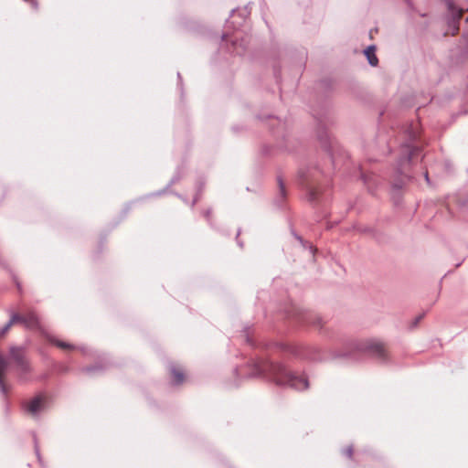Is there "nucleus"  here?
Returning <instances> with one entry per match:
<instances>
[{
	"label": "nucleus",
	"instance_id": "1",
	"mask_svg": "<svg viewBox=\"0 0 468 468\" xmlns=\"http://www.w3.org/2000/svg\"><path fill=\"white\" fill-rule=\"evenodd\" d=\"M253 376L263 377L278 386L303 390L309 387L305 375L288 370L282 363L259 360L255 363Z\"/></svg>",
	"mask_w": 468,
	"mask_h": 468
},
{
	"label": "nucleus",
	"instance_id": "3",
	"mask_svg": "<svg viewBox=\"0 0 468 468\" xmlns=\"http://www.w3.org/2000/svg\"><path fill=\"white\" fill-rule=\"evenodd\" d=\"M292 318L302 325L322 327V318L314 312L295 310L292 314Z\"/></svg>",
	"mask_w": 468,
	"mask_h": 468
},
{
	"label": "nucleus",
	"instance_id": "18",
	"mask_svg": "<svg viewBox=\"0 0 468 468\" xmlns=\"http://www.w3.org/2000/svg\"><path fill=\"white\" fill-rule=\"evenodd\" d=\"M278 184H279V188H280V194H281L282 197L284 198L286 196L285 186H284L282 179L280 176L278 177Z\"/></svg>",
	"mask_w": 468,
	"mask_h": 468
},
{
	"label": "nucleus",
	"instance_id": "19",
	"mask_svg": "<svg viewBox=\"0 0 468 468\" xmlns=\"http://www.w3.org/2000/svg\"><path fill=\"white\" fill-rule=\"evenodd\" d=\"M12 324L10 323H7L1 330H0V337L5 335L7 331L10 329Z\"/></svg>",
	"mask_w": 468,
	"mask_h": 468
},
{
	"label": "nucleus",
	"instance_id": "12",
	"mask_svg": "<svg viewBox=\"0 0 468 468\" xmlns=\"http://www.w3.org/2000/svg\"><path fill=\"white\" fill-rule=\"evenodd\" d=\"M365 55L371 66L376 67L378 65V59L376 56V47L374 45L369 46L365 49Z\"/></svg>",
	"mask_w": 468,
	"mask_h": 468
},
{
	"label": "nucleus",
	"instance_id": "5",
	"mask_svg": "<svg viewBox=\"0 0 468 468\" xmlns=\"http://www.w3.org/2000/svg\"><path fill=\"white\" fill-rule=\"evenodd\" d=\"M358 349L363 352L372 356H375L378 358L385 359L386 357V350L382 343L375 340H367L364 343H361L358 346Z\"/></svg>",
	"mask_w": 468,
	"mask_h": 468
},
{
	"label": "nucleus",
	"instance_id": "8",
	"mask_svg": "<svg viewBox=\"0 0 468 468\" xmlns=\"http://www.w3.org/2000/svg\"><path fill=\"white\" fill-rule=\"evenodd\" d=\"M448 10L452 17L448 21L449 27L452 29V35H455L459 30V21L462 18L463 9H458L452 1H447Z\"/></svg>",
	"mask_w": 468,
	"mask_h": 468
},
{
	"label": "nucleus",
	"instance_id": "14",
	"mask_svg": "<svg viewBox=\"0 0 468 468\" xmlns=\"http://www.w3.org/2000/svg\"><path fill=\"white\" fill-rule=\"evenodd\" d=\"M48 340L50 343L54 344L55 346H57L59 348H62V349H71V348H74L73 346L64 342V341H60V340H58L54 337H48Z\"/></svg>",
	"mask_w": 468,
	"mask_h": 468
},
{
	"label": "nucleus",
	"instance_id": "25",
	"mask_svg": "<svg viewBox=\"0 0 468 468\" xmlns=\"http://www.w3.org/2000/svg\"><path fill=\"white\" fill-rule=\"evenodd\" d=\"M227 24H228V26H229V25H234V21L228 20V21H227Z\"/></svg>",
	"mask_w": 468,
	"mask_h": 468
},
{
	"label": "nucleus",
	"instance_id": "2",
	"mask_svg": "<svg viewBox=\"0 0 468 468\" xmlns=\"http://www.w3.org/2000/svg\"><path fill=\"white\" fill-rule=\"evenodd\" d=\"M222 41L226 44L230 43V47H228V49L231 54L241 56L247 49V42L236 27L232 36L229 37L228 34H223Z\"/></svg>",
	"mask_w": 468,
	"mask_h": 468
},
{
	"label": "nucleus",
	"instance_id": "9",
	"mask_svg": "<svg viewBox=\"0 0 468 468\" xmlns=\"http://www.w3.org/2000/svg\"><path fill=\"white\" fill-rule=\"evenodd\" d=\"M23 324L25 325V327L28 329L38 328L39 320L37 315L33 312L27 313V314L24 315Z\"/></svg>",
	"mask_w": 468,
	"mask_h": 468
},
{
	"label": "nucleus",
	"instance_id": "10",
	"mask_svg": "<svg viewBox=\"0 0 468 468\" xmlns=\"http://www.w3.org/2000/svg\"><path fill=\"white\" fill-rule=\"evenodd\" d=\"M170 371L173 377L172 383L174 385H180L185 380V374L184 371L179 368L178 367L172 365L170 367Z\"/></svg>",
	"mask_w": 468,
	"mask_h": 468
},
{
	"label": "nucleus",
	"instance_id": "22",
	"mask_svg": "<svg viewBox=\"0 0 468 468\" xmlns=\"http://www.w3.org/2000/svg\"><path fill=\"white\" fill-rule=\"evenodd\" d=\"M422 318V315H420L419 317H417L414 321V326L417 325V324L420 322V320Z\"/></svg>",
	"mask_w": 468,
	"mask_h": 468
},
{
	"label": "nucleus",
	"instance_id": "20",
	"mask_svg": "<svg viewBox=\"0 0 468 468\" xmlns=\"http://www.w3.org/2000/svg\"><path fill=\"white\" fill-rule=\"evenodd\" d=\"M345 454H346L348 458H352V456H353V447H352V446L347 447V448L345 450Z\"/></svg>",
	"mask_w": 468,
	"mask_h": 468
},
{
	"label": "nucleus",
	"instance_id": "6",
	"mask_svg": "<svg viewBox=\"0 0 468 468\" xmlns=\"http://www.w3.org/2000/svg\"><path fill=\"white\" fill-rule=\"evenodd\" d=\"M10 357L16 364L21 372L29 373L31 371L30 364L27 360L24 350L22 348L15 346L11 347Z\"/></svg>",
	"mask_w": 468,
	"mask_h": 468
},
{
	"label": "nucleus",
	"instance_id": "23",
	"mask_svg": "<svg viewBox=\"0 0 468 468\" xmlns=\"http://www.w3.org/2000/svg\"><path fill=\"white\" fill-rule=\"evenodd\" d=\"M94 369H95V367H87V368H86V371H87V372H91V371H93Z\"/></svg>",
	"mask_w": 468,
	"mask_h": 468
},
{
	"label": "nucleus",
	"instance_id": "24",
	"mask_svg": "<svg viewBox=\"0 0 468 468\" xmlns=\"http://www.w3.org/2000/svg\"><path fill=\"white\" fill-rule=\"evenodd\" d=\"M425 179H426V181H427V182H429V181H430L428 172H426V173H425Z\"/></svg>",
	"mask_w": 468,
	"mask_h": 468
},
{
	"label": "nucleus",
	"instance_id": "13",
	"mask_svg": "<svg viewBox=\"0 0 468 468\" xmlns=\"http://www.w3.org/2000/svg\"><path fill=\"white\" fill-rule=\"evenodd\" d=\"M406 147L408 153L407 156L399 161V165H402L403 163L410 164L414 152L417 150L416 148L411 147L410 145L408 144L406 145Z\"/></svg>",
	"mask_w": 468,
	"mask_h": 468
},
{
	"label": "nucleus",
	"instance_id": "21",
	"mask_svg": "<svg viewBox=\"0 0 468 468\" xmlns=\"http://www.w3.org/2000/svg\"><path fill=\"white\" fill-rule=\"evenodd\" d=\"M410 137L411 139H414V140H415V139H417L418 134H417L416 133H410Z\"/></svg>",
	"mask_w": 468,
	"mask_h": 468
},
{
	"label": "nucleus",
	"instance_id": "7",
	"mask_svg": "<svg viewBox=\"0 0 468 468\" xmlns=\"http://www.w3.org/2000/svg\"><path fill=\"white\" fill-rule=\"evenodd\" d=\"M45 403V398L42 395H37L30 400H26L22 403L23 410L33 417H37L42 410Z\"/></svg>",
	"mask_w": 468,
	"mask_h": 468
},
{
	"label": "nucleus",
	"instance_id": "28",
	"mask_svg": "<svg viewBox=\"0 0 468 468\" xmlns=\"http://www.w3.org/2000/svg\"><path fill=\"white\" fill-rule=\"evenodd\" d=\"M208 215H209V211H207L206 217H208Z\"/></svg>",
	"mask_w": 468,
	"mask_h": 468
},
{
	"label": "nucleus",
	"instance_id": "16",
	"mask_svg": "<svg viewBox=\"0 0 468 468\" xmlns=\"http://www.w3.org/2000/svg\"><path fill=\"white\" fill-rule=\"evenodd\" d=\"M295 238L303 244L304 248H309L313 255L315 253L316 249L312 244H309L307 241H304L301 236L295 235Z\"/></svg>",
	"mask_w": 468,
	"mask_h": 468
},
{
	"label": "nucleus",
	"instance_id": "26",
	"mask_svg": "<svg viewBox=\"0 0 468 468\" xmlns=\"http://www.w3.org/2000/svg\"><path fill=\"white\" fill-rule=\"evenodd\" d=\"M235 14H236V11L235 10H232V15L231 16L234 17L235 16Z\"/></svg>",
	"mask_w": 468,
	"mask_h": 468
},
{
	"label": "nucleus",
	"instance_id": "27",
	"mask_svg": "<svg viewBox=\"0 0 468 468\" xmlns=\"http://www.w3.org/2000/svg\"><path fill=\"white\" fill-rule=\"evenodd\" d=\"M363 179H364L365 183H367V177L365 176H363Z\"/></svg>",
	"mask_w": 468,
	"mask_h": 468
},
{
	"label": "nucleus",
	"instance_id": "15",
	"mask_svg": "<svg viewBox=\"0 0 468 468\" xmlns=\"http://www.w3.org/2000/svg\"><path fill=\"white\" fill-rule=\"evenodd\" d=\"M321 191L319 188L311 189L309 191V199L311 201H316L320 198Z\"/></svg>",
	"mask_w": 468,
	"mask_h": 468
},
{
	"label": "nucleus",
	"instance_id": "17",
	"mask_svg": "<svg viewBox=\"0 0 468 468\" xmlns=\"http://www.w3.org/2000/svg\"><path fill=\"white\" fill-rule=\"evenodd\" d=\"M23 319H24V315H20L18 314L14 313V314H12L11 318L8 321V323H10L12 325L16 323L23 324Z\"/></svg>",
	"mask_w": 468,
	"mask_h": 468
},
{
	"label": "nucleus",
	"instance_id": "11",
	"mask_svg": "<svg viewBox=\"0 0 468 468\" xmlns=\"http://www.w3.org/2000/svg\"><path fill=\"white\" fill-rule=\"evenodd\" d=\"M7 362L5 357L0 353V390L4 395H6L7 388L3 380V373L6 369Z\"/></svg>",
	"mask_w": 468,
	"mask_h": 468
},
{
	"label": "nucleus",
	"instance_id": "29",
	"mask_svg": "<svg viewBox=\"0 0 468 468\" xmlns=\"http://www.w3.org/2000/svg\"><path fill=\"white\" fill-rule=\"evenodd\" d=\"M17 288L20 290V284L16 283Z\"/></svg>",
	"mask_w": 468,
	"mask_h": 468
},
{
	"label": "nucleus",
	"instance_id": "4",
	"mask_svg": "<svg viewBox=\"0 0 468 468\" xmlns=\"http://www.w3.org/2000/svg\"><path fill=\"white\" fill-rule=\"evenodd\" d=\"M282 348L292 356L309 360H315L318 356L313 353V348L303 345H282Z\"/></svg>",
	"mask_w": 468,
	"mask_h": 468
}]
</instances>
